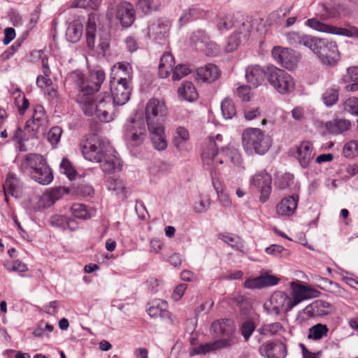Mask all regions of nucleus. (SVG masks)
Returning <instances> with one entry per match:
<instances>
[{"instance_id":"1","label":"nucleus","mask_w":358,"mask_h":358,"mask_svg":"<svg viewBox=\"0 0 358 358\" xmlns=\"http://www.w3.org/2000/svg\"><path fill=\"white\" fill-rule=\"evenodd\" d=\"M73 76L78 78L80 90L76 101L83 113L86 115L95 117L102 122H108L112 120L113 117L105 108L112 105L110 95L108 92H104L94 99L95 92L99 90L105 80L104 71L101 69L92 70L85 81L83 80L82 75L79 72H74Z\"/></svg>"},{"instance_id":"2","label":"nucleus","mask_w":358,"mask_h":358,"mask_svg":"<svg viewBox=\"0 0 358 358\" xmlns=\"http://www.w3.org/2000/svg\"><path fill=\"white\" fill-rule=\"evenodd\" d=\"M222 136L217 134L209 137L201 153L202 162L205 166L215 167L216 164H223L227 160L236 166H240L243 159L239 151L231 147L222 145Z\"/></svg>"},{"instance_id":"3","label":"nucleus","mask_w":358,"mask_h":358,"mask_svg":"<svg viewBox=\"0 0 358 358\" xmlns=\"http://www.w3.org/2000/svg\"><path fill=\"white\" fill-rule=\"evenodd\" d=\"M95 14H90L86 24V43L89 49H95L96 38L99 39L98 47L103 51L108 50L110 43V31L108 26L103 27L99 23Z\"/></svg>"},{"instance_id":"4","label":"nucleus","mask_w":358,"mask_h":358,"mask_svg":"<svg viewBox=\"0 0 358 358\" xmlns=\"http://www.w3.org/2000/svg\"><path fill=\"white\" fill-rule=\"evenodd\" d=\"M243 147L248 155H263L271 148L272 139L260 129L248 128L242 134Z\"/></svg>"},{"instance_id":"5","label":"nucleus","mask_w":358,"mask_h":358,"mask_svg":"<svg viewBox=\"0 0 358 358\" xmlns=\"http://www.w3.org/2000/svg\"><path fill=\"white\" fill-rule=\"evenodd\" d=\"M310 50L323 64L327 66H334L340 57L336 43L328 38L315 36Z\"/></svg>"},{"instance_id":"6","label":"nucleus","mask_w":358,"mask_h":358,"mask_svg":"<svg viewBox=\"0 0 358 358\" xmlns=\"http://www.w3.org/2000/svg\"><path fill=\"white\" fill-rule=\"evenodd\" d=\"M266 73L268 83L280 94H287L294 91V80L285 71L270 65L267 66Z\"/></svg>"},{"instance_id":"7","label":"nucleus","mask_w":358,"mask_h":358,"mask_svg":"<svg viewBox=\"0 0 358 358\" xmlns=\"http://www.w3.org/2000/svg\"><path fill=\"white\" fill-rule=\"evenodd\" d=\"M147 128L143 119L131 118L124 124L123 138L129 147L140 146L147 137Z\"/></svg>"},{"instance_id":"8","label":"nucleus","mask_w":358,"mask_h":358,"mask_svg":"<svg viewBox=\"0 0 358 358\" xmlns=\"http://www.w3.org/2000/svg\"><path fill=\"white\" fill-rule=\"evenodd\" d=\"M305 25L319 32L358 38V27L347 24L345 27H337L312 17L305 22Z\"/></svg>"},{"instance_id":"9","label":"nucleus","mask_w":358,"mask_h":358,"mask_svg":"<svg viewBox=\"0 0 358 358\" xmlns=\"http://www.w3.org/2000/svg\"><path fill=\"white\" fill-rule=\"evenodd\" d=\"M110 146L97 135H91L80 143L81 152L85 159L96 163Z\"/></svg>"},{"instance_id":"10","label":"nucleus","mask_w":358,"mask_h":358,"mask_svg":"<svg viewBox=\"0 0 358 358\" xmlns=\"http://www.w3.org/2000/svg\"><path fill=\"white\" fill-rule=\"evenodd\" d=\"M130 80L127 78H120L117 81L114 79L111 81V103L110 107H106V110L109 115V110L113 109L115 105L122 106L125 104L130 98L131 88L130 86Z\"/></svg>"},{"instance_id":"11","label":"nucleus","mask_w":358,"mask_h":358,"mask_svg":"<svg viewBox=\"0 0 358 358\" xmlns=\"http://www.w3.org/2000/svg\"><path fill=\"white\" fill-rule=\"evenodd\" d=\"M266 313L272 315H278L293 308L291 297L282 292H275L264 305Z\"/></svg>"},{"instance_id":"12","label":"nucleus","mask_w":358,"mask_h":358,"mask_svg":"<svg viewBox=\"0 0 358 358\" xmlns=\"http://www.w3.org/2000/svg\"><path fill=\"white\" fill-rule=\"evenodd\" d=\"M167 108L164 101L150 99L146 104L145 115L147 127L164 125L163 122L166 115Z\"/></svg>"},{"instance_id":"13","label":"nucleus","mask_w":358,"mask_h":358,"mask_svg":"<svg viewBox=\"0 0 358 358\" xmlns=\"http://www.w3.org/2000/svg\"><path fill=\"white\" fill-rule=\"evenodd\" d=\"M249 183L251 187L256 188L259 192V201L264 203L271 193V176L265 170L259 171L250 177Z\"/></svg>"},{"instance_id":"14","label":"nucleus","mask_w":358,"mask_h":358,"mask_svg":"<svg viewBox=\"0 0 358 358\" xmlns=\"http://www.w3.org/2000/svg\"><path fill=\"white\" fill-rule=\"evenodd\" d=\"M271 54L275 62L288 70H294L300 59L298 52L291 48L281 46L273 47Z\"/></svg>"},{"instance_id":"15","label":"nucleus","mask_w":358,"mask_h":358,"mask_svg":"<svg viewBox=\"0 0 358 358\" xmlns=\"http://www.w3.org/2000/svg\"><path fill=\"white\" fill-rule=\"evenodd\" d=\"M96 163L105 173L119 172L122 169V162L117 155L116 152L109 147Z\"/></svg>"},{"instance_id":"16","label":"nucleus","mask_w":358,"mask_h":358,"mask_svg":"<svg viewBox=\"0 0 358 358\" xmlns=\"http://www.w3.org/2000/svg\"><path fill=\"white\" fill-rule=\"evenodd\" d=\"M115 16L122 27L131 26L136 18L134 6L129 1H121L115 7Z\"/></svg>"},{"instance_id":"17","label":"nucleus","mask_w":358,"mask_h":358,"mask_svg":"<svg viewBox=\"0 0 358 358\" xmlns=\"http://www.w3.org/2000/svg\"><path fill=\"white\" fill-rule=\"evenodd\" d=\"M233 344L234 340L232 338L219 339L192 347L189 349V354L191 357L198 355H206L208 352L229 347Z\"/></svg>"},{"instance_id":"18","label":"nucleus","mask_w":358,"mask_h":358,"mask_svg":"<svg viewBox=\"0 0 358 358\" xmlns=\"http://www.w3.org/2000/svg\"><path fill=\"white\" fill-rule=\"evenodd\" d=\"M259 352L266 358H285L287 355V349L282 342L268 341L260 345Z\"/></svg>"},{"instance_id":"19","label":"nucleus","mask_w":358,"mask_h":358,"mask_svg":"<svg viewBox=\"0 0 358 358\" xmlns=\"http://www.w3.org/2000/svg\"><path fill=\"white\" fill-rule=\"evenodd\" d=\"M30 127L31 131H35L37 134L40 130H43L48 125V119L45 109L41 105H36L33 108L31 119L26 122Z\"/></svg>"},{"instance_id":"20","label":"nucleus","mask_w":358,"mask_h":358,"mask_svg":"<svg viewBox=\"0 0 358 358\" xmlns=\"http://www.w3.org/2000/svg\"><path fill=\"white\" fill-rule=\"evenodd\" d=\"M291 287L292 289L291 302L293 308L302 301L314 297L315 296V294L317 292V291L313 289L296 282H292Z\"/></svg>"},{"instance_id":"21","label":"nucleus","mask_w":358,"mask_h":358,"mask_svg":"<svg viewBox=\"0 0 358 358\" xmlns=\"http://www.w3.org/2000/svg\"><path fill=\"white\" fill-rule=\"evenodd\" d=\"M169 23L163 20H157L148 25V33L150 38L161 41L166 38L169 30Z\"/></svg>"},{"instance_id":"22","label":"nucleus","mask_w":358,"mask_h":358,"mask_svg":"<svg viewBox=\"0 0 358 358\" xmlns=\"http://www.w3.org/2000/svg\"><path fill=\"white\" fill-rule=\"evenodd\" d=\"M294 156L303 168H307L314 157L312 143L309 141L301 142L296 147Z\"/></svg>"},{"instance_id":"23","label":"nucleus","mask_w":358,"mask_h":358,"mask_svg":"<svg viewBox=\"0 0 358 358\" xmlns=\"http://www.w3.org/2000/svg\"><path fill=\"white\" fill-rule=\"evenodd\" d=\"M299 196L295 194L282 199L276 206V213L279 216L289 217L292 215L298 205Z\"/></svg>"},{"instance_id":"24","label":"nucleus","mask_w":358,"mask_h":358,"mask_svg":"<svg viewBox=\"0 0 358 358\" xmlns=\"http://www.w3.org/2000/svg\"><path fill=\"white\" fill-rule=\"evenodd\" d=\"M148 130L150 134L153 147L159 151L166 150L168 146V142L164 132V126L148 127Z\"/></svg>"},{"instance_id":"25","label":"nucleus","mask_w":358,"mask_h":358,"mask_svg":"<svg viewBox=\"0 0 358 358\" xmlns=\"http://www.w3.org/2000/svg\"><path fill=\"white\" fill-rule=\"evenodd\" d=\"M285 36L289 45L294 47L303 45L308 49L311 48L315 37L301 31H289Z\"/></svg>"},{"instance_id":"26","label":"nucleus","mask_w":358,"mask_h":358,"mask_svg":"<svg viewBox=\"0 0 358 358\" xmlns=\"http://www.w3.org/2000/svg\"><path fill=\"white\" fill-rule=\"evenodd\" d=\"M189 133L187 128L178 126L173 134L172 143L179 152H186L188 150Z\"/></svg>"},{"instance_id":"27","label":"nucleus","mask_w":358,"mask_h":358,"mask_svg":"<svg viewBox=\"0 0 358 358\" xmlns=\"http://www.w3.org/2000/svg\"><path fill=\"white\" fill-rule=\"evenodd\" d=\"M266 69H264L257 64L250 65L245 69V79L248 83L257 87L262 85L266 78Z\"/></svg>"},{"instance_id":"28","label":"nucleus","mask_w":358,"mask_h":358,"mask_svg":"<svg viewBox=\"0 0 358 358\" xmlns=\"http://www.w3.org/2000/svg\"><path fill=\"white\" fill-rule=\"evenodd\" d=\"M106 187L107 189L114 192L122 199L127 198L130 194L124 182L118 178L108 177L106 180Z\"/></svg>"},{"instance_id":"29","label":"nucleus","mask_w":358,"mask_h":358,"mask_svg":"<svg viewBox=\"0 0 358 358\" xmlns=\"http://www.w3.org/2000/svg\"><path fill=\"white\" fill-rule=\"evenodd\" d=\"M210 329L218 336H227V338H232L234 343H235V339L231 336L234 331V326L231 320L223 319L215 321L212 323Z\"/></svg>"},{"instance_id":"30","label":"nucleus","mask_w":358,"mask_h":358,"mask_svg":"<svg viewBox=\"0 0 358 358\" xmlns=\"http://www.w3.org/2000/svg\"><path fill=\"white\" fill-rule=\"evenodd\" d=\"M29 176L36 182L43 185H49L53 180L52 170L47 163L35 171H30Z\"/></svg>"},{"instance_id":"31","label":"nucleus","mask_w":358,"mask_h":358,"mask_svg":"<svg viewBox=\"0 0 358 358\" xmlns=\"http://www.w3.org/2000/svg\"><path fill=\"white\" fill-rule=\"evenodd\" d=\"M83 34V20L80 18L76 19L69 22L66 31V38L68 41L77 43L80 41Z\"/></svg>"},{"instance_id":"32","label":"nucleus","mask_w":358,"mask_h":358,"mask_svg":"<svg viewBox=\"0 0 358 358\" xmlns=\"http://www.w3.org/2000/svg\"><path fill=\"white\" fill-rule=\"evenodd\" d=\"M219 69L217 66L213 64H208L204 66H201L196 71L197 79L202 80L203 82H214L219 78Z\"/></svg>"},{"instance_id":"33","label":"nucleus","mask_w":358,"mask_h":358,"mask_svg":"<svg viewBox=\"0 0 358 358\" xmlns=\"http://www.w3.org/2000/svg\"><path fill=\"white\" fill-rule=\"evenodd\" d=\"M206 15V12L204 10L194 6L182 10L178 23L180 27H182L191 21L204 17Z\"/></svg>"},{"instance_id":"34","label":"nucleus","mask_w":358,"mask_h":358,"mask_svg":"<svg viewBox=\"0 0 358 358\" xmlns=\"http://www.w3.org/2000/svg\"><path fill=\"white\" fill-rule=\"evenodd\" d=\"M46 163L43 155L36 153H29L24 156L21 164L22 169L28 171H35Z\"/></svg>"},{"instance_id":"35","label":"nucleus","mask_w":358,"mask_h":358,"mask_svg":"<svg viewBox=\"0 0 358 358\" xmlns=\"http://www.w3.org/2000/svg\"><path fill=\"white\" fill-rule=\"evenodd\" d=\"M167 303L165 301L156 299L148 308L147 312L151 317H169L170 313L167 311Z\"/></svg>"},{"instance_id":"36","label":"nucleus","mask_w":358,"mask_h":358,"mask_svg":"<svg viewBox=\"0 0 358 358\" xmlns=\"http://www.w3.org/2000/svg\"><path fill=\"white\" fill-rule=\"evenodd\" d=\"M350 120L343 118H336L329 121L326 124L327 130L333 134H341L348 131L351 128Z\"/></svg>"},{"instance_id":"37","label":"nucleus","mask_w":358,"mask_h":358,"mask_svg":"<svg viewBox=\"0 0 358 358\" xmlns=\"http://www.w3.org/2000/svg\"><path fill=\"white\" fill-rule=\"evenodd\" d=\"M175 60L169 52L164 53L160 59L159 64V76L162 78H166L169 76L170 72L174 69Z\"/></svg>"},{"instance_id":"38","label":"nucleus","mask_w":358,"mask_h":358,"mask_svg":"<svg viewBox=\"0 0 358 358\" xmlns=\"http://www.w3.org/2000/svg\"><path fill=\"white\" fill-rule=\"evenodd\" d=\"M19 181L15 173H9L7 176L6 181L3 184V192L5 194L6 201H8V195L17 197Z\"/></svg>"},{"instance_id":"39","label":"nucleus","mask_w":358,"mask_h":358,"mask_svg":"<svg viewBox=\"0 0 358 358\" xmlns=\"http://www.w3.org/2000/svg\"><path fill=\"white\" fill-rule=\"evenodd\" d=\"M70 211L74 217L80 220H88L95 215V210L93 208H88L82 203L73 204Z\"/></svg>"},{"instance_id":"40","label":"nucleus","mask_w":358,"mask_h":358,"mask_svg":"<svg viewBox=\"0 0 358 358\" xmlns=\"http://www.w3.org/2000/svg\"><path fill=\"white\" fill-rule=\"evenodd\" d=\"M178 93L180 96L189 102L198 98L197 91L191 82H184L178 88Z\"/></svg>"},{"instance_id":"41","label":"nucleus","mask_w":358,"mask_h":358,"mask_svg":"<svg viewBox=\"0 0 358 358\" xmlns=\"http://www.w3.org/2000/svg\"><path fill=\"white\" fill-rule=\"evenodd\" d=\"M344 81L345 83V89L347 92L358 91V68H349Z\"/></svg>"},{"instance_id":"42","label":"nucleus","mask_w":358,"mask_h":358,"mask_svg":"<svg viewBox=\"0 0 358 358\" xmlns=\"http://www.w3.org/2000/svg\"><path fill=\"white\" fill-rule=\"evenodd\" d=\"M51 224L63 229H69L71 231L78 228V224L74 220L60 215H55L51 217Z\"/></svg>"},{"instance_id":"43","label":"nucleus","mask_w":358,"mask_h":358,"mask_svg":"<svg viewBox=\"0 0 358 358\" xmlns=\"http://www.w3.org/2000/svg\"><path fill=\"white\" fill-rule=\"evenodd\" d=\"M235 31L232 34H236L241 37L242 40L246 41L250 36L252 25L248 20L236 21L234 24Z\"/></svg>"},{"instance_id":"44","label":"nucleus","mask_w":358,"mask_h":358,"mask_svg":"<svg viewBox=\"0 0 358 358\" xmlns=\"http://www.w3.org/2000/svg\"><path fill=\"white\" fill-rule=\"evenodd\" d=\"M209 36L204 30L198 29L193 31L189 36V43L196 48L204 47L205 43L208 41Z\"/></svg>"},{"instance_id":"45","label":"nucleus","mask_w":358,"mask_h":358,"mask_svg":"<svg viewBox=\"0 0 358 358\" xmlns=\"http://www.w3.org/2000/svg\"><path fill=\"white\" fill-rule=\"evenodd\" d=\"M31 129L30 127L27 126V123L24 129L17 127L14 132L13 140L17 143H22L23 141L36 137L37 133L35 131H31Z\"/></svg>"},{"instance_id":"46","label":"nucleus","mask_w":358,"mask_h":358,"mask_svg":"<svg viewBox=\"0 0 358 358\" xmlns=\"http://www.w3.org/2000/svg\"><path fill=\"white\" fill-rule=\"evenodd\" d=\"M235 23L236 21L230 15H220L215 20L216 27L221 33L226 32L229 29L234 27Z\"/></svg>"},{"instance_id":"47","label":"nucleus","mask_w":358,"mask_h":358,"mask_svg":"<svg viewBox=\"0 0 358 358\" xmlns=\"http://www.w3.org/2000/svg\"><path fill=\"white\" fill-rule=\"evenodd\" d=\"M329 328L326 324H316L308 330V338L310 340L318 341L327 336Z\"/></svg>"},{"instance_id":"48","label":"nucleus","mask_w":358,"mask_h":358,"mask_svg":"<svg viewBox=\"0 0 358 358\" xmlns=\"http://www.w3.org/2000/svg\"><path fill=\"white\" fill-rule=\"evenodd\" d=\"M338 87L334 85L324 92L322 100L327 106H332L336 103L338 99Z\"/></svg>"},{"instance_id":"49","label":"nucleus","mask_w":358,"mask_h":358,"mask_svg":"<svg viewBox=\"0 0 358 358\" xmlns=\"http://www.w3.org/2000/svg\"><path fill=\"white\" fill-rule=\"evenodd\" d=\"M138 7L144 13L148 14L158 10L161 6L159 0H138Z\"/></svg>"},{"instance_id":"50","label":"nucleus","mask_w":358,"mask_h":358,"mask_svg":"<svg viewBox=\"0 0 358 358\" xmlns=\"http://www.w3.org/2000/svg\"><path fill=\"white\" fill-rule=\"evenodd\" d=\"M221 110L224 119H231L236 114V110L231 99L225 98L221 102Z\"/></svg>"},{"instance_id":"51","label":"nucleus","mask_w":358,"mask_h":358,"mask_svg":"<svg viewBox=\"0 0 358 358\" xmlns=\"http://www.w3.org/2000/svg\"><path fill=\"white\" fill-rule=\"evenodd\" d=\"M210 206V197L208 194H200L199 200L195 201L193 208L196 213H206Z\"/></svg>"},{"instance_id":"52","label":"nucleus","mask_w":358,"mask_h":358,"mask_svg":"<svg viewBox=\"0 0 358 358\" xmlns=\"http://www.w3.org/2000/svg\"><path fill=\"white\" fill-rule=\"evenodd\" d=\"M320 9L318 15L323 20L334 19L339 16L337 8L332 5L323 3L320 6Z\"/></svg>"},{"instance_id":"53","label":"nucleus","mask_w":358,"mask_h":358,"mask_svg":"<svg viewBox=\"0 0 358 358\" xmlns=\"http://www.w3.org/2000/svg\"><path fill=\"white\" fill-rule=\"evenodd\" d=\"M99 5V0H73L71 3V7L86 10H96Z\"/></svg>"},{"instance_id":"54","label":"nucleus","mask_w":358,"mask_h":358,"mask_svg":"<svg viewBox=\"0 0 358 358\" xmlns=\"http://www.w3.org/2000/svg\"><path fill=\"white\" fill-rule=\"evenodd\" d=\"M282 329L280 323L274 322L262 325L257 329V332L263 336H272L278 334Z\"/></svg>"},{"instance_id":"55","label":"nucleus","mask_w":358,"mask_h":358,"mask_svg":"<svg viewBox=\"0 0 358 358\" xmlns=\"http://www.w3.org/2000/svg\"><path fill=\"white\" fill-rule=\"evenodd\" d=\"M220 239L235 250H240L243 247L241 239L236 235L223 234L220 236Z\"/></svg>"},{"instance_id":"56","label":"nucleus","mask_w":358,"mask_h":358,"mask_svg":"<svg viewBox=\"0 0 358 358\" xmlns=\"http://www.w3.org/2000/svg\"><path fill=\"white\" fill-rule=\"evenodd\" d=\"M343 155L350 159L355 158L358 155V142L350 141L346 143L343 149Z\"/></svg>"},{"instance_id":"57","label":"nucleus","mask_w":358,"mask_h":358,"mask_svg":"<svg viewBox=\"0 0 358 358\" xmlns=\"http://www.w3.org/2000/svg\"><path fill=\"white\" fill-rule=\"evenodd\" d=\"M62 129L59 127H52L48 133L47 138L53 148H56L60 141Z\"/></svg>"},{"instance_id":"58","label":"nucleus","mask_w":358,"mask_h":358,"mask_svg":"<svg viewBox=\"0 0 358 358\" xmlns=\"http://www.w3.org/2000/svg\"><path fill=\"white\" fill-rule=\"evenodd\" d=\"M59 169L60 172L66 175L70 180L75 178L76 171L66 158H63L59 164Z\"/></svg>"},{"instance_id":"59","label":"nucleus","mask_w":358,"mask_h":358,"mask_svg":"<svg viewBox=\"0 0 358 358\" xmlns=\"http://www.w3.org/2000/svg\"><path fill=\"white\" fill-rule=\"evenodd\" d=\"M344 110L352 115L358 116V99L350 97L343 103Z\"/></svg>"},{"instance_id":"60","label":"nucleus","mask_w":358,"mask_h":358,"mask_svg":"<svg viewBox=\"0 0 358 358\" xmlns=\"http://www.w3.org/2000/svg\"><path fill=\"white\" fill-rule=\"evenodd\" d=\"M172 79L173 80H180L185 76L190 73V69L185 64H178L173 70Z\"/></svg>"},{"instance_id":"61","label":"nucleus","mask_w":358,"mask_h":358,"mask_svg":"<svg viewBox=\"0 0 358 358\" xmlns=\"http://www.w3.org/2000/svg\"><path fill=\"white\" fill-rule=\"evenodd\" d=\"M242 42L245 41L241 37H238L236 34H231L227 41V44L224 47L225 52H231L234 51Z\"/></svg>"},{"instance_id":"62","label":"nucleus","mask_w":358,"mask_h":358,"mask_svg":"<svg viewBox=\"0 0 358 358\" xmlns=\"http://www.w3.org/2000/svg\"><path fill=\"white\" fill-rule=\"evenodd\" d=\"M4 266L8 271L21 273L28 270L27 266L19 260L8 262L5 263Z\"/></svg>"},{"instance_id":"63","label":"nucleus","mask_w":358,"mask_h":358,"mask_svg":"<svg viewBox=\"0 0 358 358\" xmlns=\"http://www.w3.org/2000/svg\"><path fill=\"white\" fill-rule=\"evenodd\" d=\"M255 329V324L252 320L244 322L241 327V332L245 341H248Z\"/></svg>"},{"instance_id":"64","label":"nucleus","mask_w":358,"mask_h":358,"mask_svg":"<svg viewBox=\"0 0 358 358\" xmlns=\"http://www.w3.org/2000/svg\"><path fill=\"white\" fill-rule=\"evenodd\" d=\"M260 277L263 287L276 285L280 280V279L276 275H273L268 273L262 274Z\"/></svg>"}]
</instances>
